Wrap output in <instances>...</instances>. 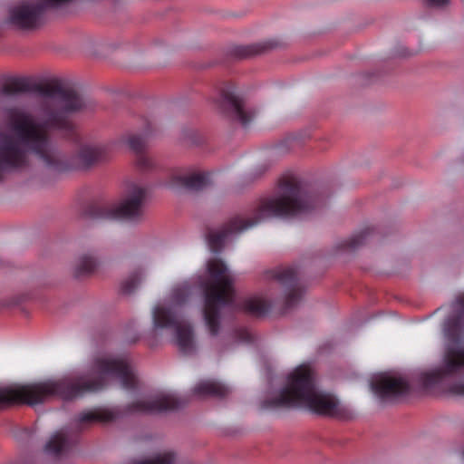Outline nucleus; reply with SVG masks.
<instances>
[{
	"label": "nucleus",
	"mask_w": 464,
	"mask_h": 464,
	"mask_svg": "<svg viewBox=\"0 0 464 464\" xmlns=\"http://www.w3.org/2000/svg\"><path fill=\"white\" fill-rule=\"evenodd\" d=\"M186 401L178 398L172 393H158L145 400L134 401L125 407L111 410H99L81 413L76 420L75 427L82 430L97 422H111L123 414L132 413H158L180 408Z\"/></svg>",
	"instance_id": "7"
},
{
	"label": "nucleus",
	"mask_w": 464,
	"mask_h": 464,
	"mask_svg": "<svg viewBox=\"0 0 464 464\" xmlns=\"http://www.w3.org/2000/svg\"><path fill=\"white\" fill-rule=\"evenodd\" d=\"M75 443L76 438L62 430L51 437L44 447V451L48 455L60 458L67 455Z\"/></svg>",
	"instance_id": "15"
},
{
	"label": "nucleus",
	"mask_w": 464,
	"mask_h": 464,
	"mask_svg": "<svg viewBox=\"0 0 464 464\" xmlns=\"http://www.w3.org/2000/svg\"><path fill=\"white\" fill-rule=\"evenodd\" d=\"M272 304L261 297H252L246 299L243 304L242 309L255 316H264L271 309Z\"/></svg>",
	"instance_id": "18"
},
{
	"label": "nucleus",
	"mask_w": 464,
	"mask_h": 464,
	"mask_svg": "<svg viewBox=\"0 0 464 464\" xmlns=\"http://www.w3.org/2000/svg\"><path fill=\"white\" fill-rule=\"evenodd\" d=\"M209 184V174L176 169L172 172L167 186L170 188H187L198 191Z\"/></svg>",
	"instance_id": "14"
},
{
	"label": "nucleus",
	"mask_w": 464,
	"mask_h": 464,
	"mask_svg": "<svg viewBox=\"0 0 464 464\" xmlns=\"http://www.w3.org/2000/svg\"><path fill=\"white\" fill-rule=\"evenodd\" d=\"M305 407L319 415L336 417L341 413L338 400L316 387L314 372L306 366L297 367L288 378L287 385L276 398L263 401L266 409Z\"/></svg>",
	"instance_id": "5"
},
{
	"label": "nucleus",
	"mask_w": 464,
	"mask_h": 464,
	"mask_svg": "<svg viewBox=\"0 0 464 464\" xmlns=\"http://www.w3.org/2000/svg\"><path fill=\"white\" fill-rule=\"evenodd\" d=\"M372 231L373 229L370 227L363 228L350 238L342 241L339 245V248L346 251H353L357 249L366 242L367 237L372 234Z\"/></svg>",
	"instance_id": "20"
},
{
	"label": "nucleus",
	"mask_w": 464,
	"mask_h": 464,
	"mask_svg": "<svg viewBox=\"0 0 464 464\" xmlns=\"http://www.w3.org/2000/svg\"><path fill=\"white\" fill-rule=\"evenodd\" d=\"M142 280L140 269L134 271L126 280L121 283V292L124 294L132 293Z\"/></svg>",
	"instance_id": "23"
},
{
	"label": "nucleus",
	"mask_w": 464,
	"mask_h": 464,
	"mask_svg": "<svg viewBox=\"0 0 464 464\" xmlns=\"http://www.w3.org/2000/svg\"><path fill=\"white\" fill-rule=\"evenodd\" d=\"M147 193L145 187L132 183L120 204L92 202L85 207L83 215L91 219L138 222L144 216Z\"/></svg>",
	"instance_id": "8"
},
{
	"label": "nucleus",
	"mask_w": 464,
	"mask_h": 464,
	"mask_svg": "<svg viewBox=\"0 0 464 464\" xmlns=\"http://www.w3.org/2000/svg\"><path fill=\"white\" fill-rule=\"evenodd\" d=\"M176 456L172 452H165L163 454H159L152 459H132L129 461L127 464H175Z\"/></svg>",
	"instance_id": "21"
},
{
	"label": "nucleus",
	"mask_w": 464,
	"mask_h": 464,
	"mask_svg": "<svg viewBox=\"0 0 464 464\" xmlns=\"http://www.w3.org/2000/svg\"><path fill=\"white\" fill-rule=\"evenodd\" d=\"M430 6L442 7L448 5L449 0H425Z\"/></svg>",
	"instance_id": "27"
},
{
	"label": "nucleus",
	"mask_w": 464,
	"mask_h": 464,
	"mask_svg": "<svg viewBox=\"0 0 464 464\" xmlns=\"http://www.w3.org/2000/svg\"><path fill=\"white\" fill-rule=\"evenodd\" d=\"M264 49L265 46L261 44L241 45L234 49V54L237 58H246L262 53Z\"/></svg>",
	"instance_id": "24"
},
{
	"label": "nucleus",
	"mask_w": 464,
	"mask_h": 464,
	"mask_svg": "<svg viewBox=\"0 0 464 464\" xmlns=\"http://www.w3.org/2000/svg\"><path fill=\"white\" fill-rule=\"evenodd\" d=\"M192 392L194 395L198 397L212 396L224 398L230 392V389L219 382L206 380L198 382L193 388Z\"/></svg>",
	"instance_id": "17"
},
{
	"label": "nucleus",
	"mask_w": 464,
	"mask_h": 464,
	"mask_svg": "<svg viewBox=\"0 0 464 464\" xmlns=\"http://www.w3.org/2000/svg\"><path fill=\"white\" fill-rule=\"evenodd\" d=\"M191 295V287L188 284H184L176 287L172 293V302L176 305L185 304Z\"/></svg>",
	"instance_id": "25"
},
{
	"label": "nucleus",
	"mask_w": 464,
	"mask_h": 464,
	"mask_svg": "<svg viewBox=\"0 0 464 464\" xmlns=\"http://www.w3.org/2000/svg\"><path fill=\"white\" fill-rule=\"evenodd\" d=\"M152 320L155 330L163 328L174 330L175 343L182 353L191 354L196 351L191 325L182 323L172 307L157 305L152 312Z\"/></svg>",
	"instance_id": "9"
},
{
	"label": "nucleus",
	"mask_w": 464,
	"mask_h": 464,
	"mask_svg": "<svg viewBox=\"0 0 464 464\" xmlns=\"http://www.w3.org/2000/svg\"><path fill=\"white\" fill-rule=\"evenodd\" d=\"M209 279L203 284V318L211 335L219 333L221 314L225 310H234V279L226 264L218 258L208 263Z\"/></svg>",
	"instance_id": "6"
},
{
	"label": "nucleus",
	"mask_w": 464,
	"mask_h": 464,
	"mask_svg": "<svg viewBox=\"0 0 464 464\" xmlns=\"http://www.w3.org/2000/svg\"><path fill=\"white\" fill-rule=\"evenodd\" d=\"M109 379L118 380L125 390H133L138 378L126 358H97L86 373L27 385L0 387V411L14 404L34 405L57 397L73 400L102 391Z\"/></svg>",
	"instance_id": "2"
},
{
	"label": "nucleus",
	"mask_w": 464,
	"mask_h": 464,
	"mask_svg": "<svg viewBox=\"0 0 464 464\" xmlns=\"http://www.w3.org/2000/svg\"><path fill=\"white\" fill-rule=\"evenodd\" d=\"M34 89L46 99L43 104L44 119L36 121L32 113L18 107L5 110L13 134H5L0 139V180L6 172L28 166L29 153L56 173L73 168L88 169L109 158L108 146L82 144L76 152L75 165L70 162L53 144L50 130L76 139L75 127L69 114L84 108V99L75 90L63 87L58 81L39 83Z\"/></svg>",
	"instance_id": "1"
},
{
	"label": "nucleus",
	"mask_w": 464,
	"mask_h": 464,
	"mask_svg": "<svg viewBox=\"0 0 464 464\" xmlns=\"http://www.w3.org/2000/svg\"><path fill=\"white\" fill-rule=\"evenodd\" d=\"M220 111L232 121H237L243 127H247L256 115V111L250 108L246 101L236 92L232 83H225L216 101Z\"/></svg>",
	"instance_id": "11"
},
{
	"label": "nucleus",
	"mask_w": 464,
	"mask_h": 464,
	"mask_svg": "<svg viewBox=\"0 0 464 464\" xmlns=\"http://www.w3.org/2000/svg\"><path fill=\"white\" fill-rule=\"evenodd\" d=\"M28 90V85L24 82L15 80L10 83L5 84L1 89V92L6 96H13L18 93L26 92Z\"/></svg>",
	"instance_id": "22"
},
{
	"label": "nucleus",
	"mask_w": 464,
	"mask_h": 464,
	"mask_svg": "<svg viewBox=\"0 0 464 464\" xmlns=\"http://www.w3.org/2000/svg\"><path fill=\"white\" fill-rule=\"evenodd\" d=\"M372 391L382 401L396 400L411 392V384L401 376L381 374L371 382Z\"/></svg>",
	"instance_id": "13"
},
{
	"label": "nucleus",
	"mask_w": 464,
	"mask_h": 464,
	"mask_svg": "<svg viewBox=\"0 0 464 464\" xmlns=\"http://www.w3.org/2000/svg\"><path fill=\"white\" fill-rule=\"evenodd\" d=\"M266 276L284 289L282 298L284 313L295 307L302 299L304 291L298 280L296 266H279L266 272Z\"/></svg>",
	"instance_id": "12"
},
{
	"label": "nucleus",
	"mask_w": 464,
	"mask_h": 464,
	"mask_svg": "<svg viewBox=\"0 0 464 464\" xmlns=\"http://www.w3.org/2000/svg\"><path fill=\"white\" fill-rule=\"evenodd\" d=\"M236 334L239 341L250 342L252 340L251 334L246 329H239Z\"/></svg>",
	"instance_id": "26"
},
{
	"label": "nucleus",
	"mask_w": 464,
	"mask_h": 464,
	"mask_svg": "<svg viewBox=\"0 0 464 464\" xmlns=\"http://www.w3.org/2000/svg\"><path fill=\"white\" fill-rule=\"evenodd\" d=\"M318 198L309 193L306 185L295 176L284 177L279 181L276 196L262 198L251 218L237 216L218 230L208 228L206 237L209 248L219 253L225 242L234 234L253 227L262 220L272 217H301L318 206Z\"/></svg>",
	"instance_id": "3"
},
{
	"label": "nucleus",
	"mask_w": 464,
	"mask_h": 464,
	"mask_svg": "<svg viewBox=\"0 0 464 464\" xmlns=\"http://www.w3.org/2000/svg\"><path fill=\"white\" fill-rule=\"evenodd\" d=\"M130 149L136 154V165L140 170L153 168L152 160L145 153L146 140L140 134H130L127 139Z\"/></svg>",
	"instance_id": "16"
},
{
	"label": "nucleus",
	"mask_w": 464,
	"mask_h": 464,
	"mask_svg": "<svg viewBox=\"0 0 464 464\" xmlns=\"http://www.w3.org/2000/svg\"><path fill=\"white\" fill-rule=\"evenodd\" d=\"M457 315L446 323L447 344L440 367L418 375V382L428 392H441L464 397V379L450 382V378L464 370V348L459 347L464 334V295L457 300Z\"/></svg>",
	"instance_id": "4"
},
{
	"label": "nucleus",
	"mask_w": 464,
	"mask_h": 464,
	"mask_svg": "<svg viewBox=\"0 0 464 464\" xmlns=\"http://www.w3.org/2000/svg\"><path fill=\"white\" fill-rule=\"evenodd\" d=\"M71 0H39L35 3L23 2L9 11L8 22L24 30H33L44 23L46 9L58 7Z\"/></svg>",
	"instance_id": "10"
},
{
	"label": "nucleus",
	"mask_w": 464,
	"mask_h": 464,
	"mask_svg": "<svg viewBox=\"0 0 464 464\" xmlns=\"http://www.w3.org/2000/svg\"><path fill=\"white\" fill-rule=\"evenodd\" d=\"M98 262L91 255H82L74 267V276L82 278L91 276L97 268Z\"/></svg>",
	"instance_id": "19"
}]
</instances>
